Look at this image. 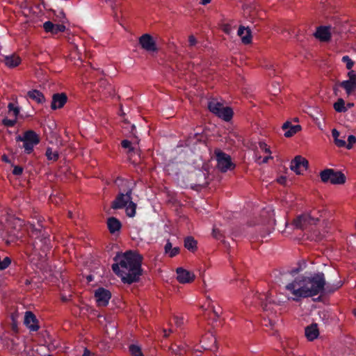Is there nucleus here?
I'll return each instance as SVG.
<instances>
[{
  "mask_svg": "<svg viewBox=\"0 0 356 356\" xmlns=\"http://www.w3.org/2000/svg\"><path fill=\"white\" fill-rule=\"evenodd\" d=\"M108 228L111 233H114L116 231L120 230L121 227L120 222L115 218H110L107 222Z\"/></svg>",
  "mask_w": 356,
  "mask_h": 356,
  "instance_id": "b1692460",
  "label": "nucleus"
},
{
  "mask_svg": "<svg viewBox=\"0 0 356 356\" xmlns=\"http://www.w3.org/2000/svg\"><path fill=\"white\" fill-rule=\"evenodd\" d=\"M262 325L264 326H266V327H268V326L272 327L273 325V321L272 318L269 317V316H268L267 318L264 317Z\"/></svg>",
  "mask_w": 356,
  "mask_h": 356,
  "instance_id": "79ce46f5",
  "label": "nucleus"
},
{
  "mask_svg": "<svg viewBox=\"0 0 356 356\" xmlns=\"http://www.w3.org/2000/svg\"><path fill=\"white\" fill-rule=\"evenodd\" d=\"M23 172V168L20 166H15L13 170V173L15 175H20Z\"/></svg>",
  "mask_w": 356,
  "mask_h": 356,
  "instance_id": "de8ad7c7",
  "label": "nucleus"
},
{
  "mask_svg": "<svg viewBox=\"0 0 356 356\" xmlns=\"http://www.w3.org/2000/svg\"><path fill=\"white\" fill-rule=\"evenodd\" d=\"M342 282L341 281H339L336 284H334L332 289H330L329 287V285L327 286V291H336L337 289H338L339 288H340L341 286H342Z\"/></svg>",
  "mask_w": 356,
  "mask_h": 356,
  "instance_id": "a18cd8bd",
  "label": "nucleus"
},
{
  "mask_svg": "<svg viewBox=\"0 0 356 356\" xmlns=\"http://www.w3.org/2000/svg\"><path fill=\"white\" fill-rule=\"evenodd\" d=\"M214 156L217 161V167L221 172H227L234 167L231 161L230 156L223 152L221 149H216L214 150Z\"/></svg>",
  "mask_w": 356,
  "mask_h": 356,
  "instance_id": "423d86ee",
  "label": "nucleus"
},
{
  "mask_svg": "<svg viewBox=\"0 0 356 356\" xmlns=\"http://www.w3.org/2000/svg\"><path fill=\"white\" fill-rule=\"evenodd\" d=\"M272 159V157L270 155L266 156L265 157L262 158L261 156H259L257 159V162L259 163H267L268 159Z\"/></svg>",
  "mask_w": 356,
  "mask_h": 356,
  "instance_id": "c03bdc74",
  "label": "nucleus"
},
{
  "mask_svg": "<svg viewBox=\"0 0 356 356\" xmlns=\"http://www.w3.org/2000/svg\"><path fill=\"white\" fill-rule=\"evenodd\" d=\"M341 60L346 64V67L348 70H351L355 64V62L348 56H343Z\"/></svg>",
  "mask_w": 356,
  "mask_h": 356,
  "instance_id": "72a5a7b5",
  "label": "nucleus"
},
{
  "mask_svg": "<svg viewBox=\"0 0 356 356\" xmlns=\"http://www.w3.org/2000/svg\"><path fill=\"white\" fill-rule=\"evenodd\" d=\"M3 61L8 67H15L20 63L21 59L15 54H12L5 56Z\"/></svg>",
  "mask_w": 356,
  "mask_h": 356,
  "instance_id": "aec40b11",
  "label": "nucleus"
},
{
  "mask_svg": "<svg viewBox=\"0 0 356 356\" xmlns=\"http://www.w3.org/2000/svg\"><path fill=\"white\" fill-rule=\"evenodd\" d=\"M187 346L186 344L184 345H173L170 348V350L175 356H184V355L187 351Z\"/></svg>",
  "mask_w": 356,
  "mask_h": 356,
  "instance_id": "393cba45",
  "label": "nucleus"
},
{
  "mask_svg": "<svg viewBox=\"0 0 356 356\" xmlns=\"http://www.w3.org/2000/svg\"><path fill=\"white\" fill-rule=\"evenodd\" d=\"M3 161H6V162H8V159H7V157H6V156H3Z\"/></svg>",
  "mask_w": 356,
  "mask_h": 356,
  "instance_id": "052dcab7",
  "label": "nucleus"
},
{
  "mask_svg": "<svg viewBox=\"0 0 356 356\" xmlns=\"http://www.w3.org/2000/svg\"><path fill=\"white\" fill-rule=\"evenodd\" d=\"M340 86L346 90L348 95H350L356 90V81H343L341 82Z\"/></svg>",
  "mask_w": 356,
  "mask_h": 356,
  "instance_id": "4be33fe9",
  "label": "nucleus"
},
{
  "mask_svg": "<svg viewBox=\"0 0 356 356\" xmlns=\"http://www.w3.org/2000/svg\"><path fill=\"white\" fill-rule=\"evenodd\" d=\"M111 297L110 291L104 288H99L95 292V298L99 307L106 306Z\"/></svg>",
  "mask_w": 356,
  "mask_h": 356,
  "instance_id": "9d476101",
  "label": "nucleus"
},
{
  "mask_svg": "<svg viewBox=\"0 0 356 356\" xmlns=\"http://www.w3.org/2000/svg\"><path fill=\"white\" fill-rule=\"evenodd\" d=\"M319 218L316 216L315 212L305 213L298 216L293 221L296 228L300 229H307L309 226L316 225Z\"/></svg>",
  "mask_w": 356,
  "mask_h": 356,
  "instance_id": "39448f33",
  "label": "nucleus"
},
{
  "mask_svg": "<svg viewBox=\"0 0 356 356\" xmlns=\"http://www.w3.org/2000/svg\"><path fill=\"white\" fill-rule=\"evenodd\" d=\"M44 243H46L47 241H49V238H44Z\"/></svg>",
  "mask_w": 356,
  "mask_h": 356,
  "instance_id": "69168bd1",
  "label": "nucleus"
},
{
  "mask_svg": "<svg viewBox=\"0 0 356 356\" xmlns=\"http://www.w3.org/2000/svg\"><path fill=\"white\" fill-rule=\"evenodd\" d=\"M224 31L225 32H226L227 33H229V28L227 26H226L225 28H224Z\"/></svg>",
  "mask_w": 356,
  "mask_h": 356,
  "instance_id": "bf43d9fd",
  "label": "nucleus"
},
{
  "mask_svg": "<svg viewBox=\"0 0 356 356\" xmlns=\"http://www.w3.org/2000/svg\"><path fill=\"white\" fill-rule=\"evenodd\" d=\"M139 43L147 51H155L156 50L155 42L149 34L143 35L139 39Z\"/></svg>",
  "mask_w": 356,
  "mask_h": 356,
  "instance_id": "f8f14e48",
  "label": "nucleus"
},
{
  "mask_svg": "<svg viewBox=\"0 0 356 356\" xmlns=\"http://www.w3.org/2000/svg\"><path fill=\"white\" fill-rule=\"evenodd\" d=\"M207 299H208V300H209V302H211V300L209 298H207ZM208 307H211V309H212V310H213V314H214L217 317H218V316H219V315H220L219 312H218L217 311H216V310H215L214 307H213L212 305H211L210 302H209Z\"/></svg>",
  "mask_w": 356,
  "mask_h": 356,
  "instance_id": "3c124183",
  "label": "nucleus"
},
{
  "mask_svg": "<svg viewBox=\"0 0 356 356\" xmlns=\"http://www.w3.org/2000/svg\"><path fill=\"white\" fill-rule=\"evenodd\" d=\"M17 140L24 143L23 147L26 154H30L33 151L34 146L40 142L38 135L31 130L26 131L22 136H18Z\"/></svg>",
  "mask_w": 356,
  "mask_h": 356,
  "instance_id": "20e7f679",
  "label": "nucleus"
},
{
  "mask_svg": "<svg viewBox=\"0 0 356 356\" xmlns=\"http://www.w3.org/2000/svg\"><path fill=\"white\" fill-rule=\"evenodd\" d=\"M189 45L193 47L197 43V40L193 35H190L188 38Z\"/></svg>",
  "mask_w": 356,
  "mask_h": 356,
  "instance_id": "09e8293b",
  "label": "nucleus"
},
{
  "mask_svg": "<svg viewBox=\"0 0 356 356\" xmlns=\"http://www.w3.org/2000/svg\"><path fill=\"white\" fill-rule=\"evenodd\" d=\"M67 97L65 93H56L52 97V102L51 108L53 110H56L62 108L67 102Z\"/></svg>",
  "mask_w": 356,
  "mask_h": 356,
  "instance_id": "ddd939ff",
  "label": "nucleus"
},
{
  "mask_svg": "<svg viewBox=\"0 0 356 356\" xmlns=\"http://www.w3.org/2000/svg\"><path fill=\"white\" fill-rule=\"evenodd\" d=\"M143 257L136 251L129 250L118 253L114 257L112 270L124 283L137 282L141 275Z\"/></svg>",
  "mask_w": 356,
  "mask_h": 356,
  "instance_id": "f03ea898",
  "label": "nucleus"
},
{
  "mask_svg": "<svg viewBox=\"0 0 356 356\" xmlns=\"http://www.w3.org/2000/svg\"><path fill=\"white\" fill-rule=\"evenodd\" d=\"M353 106V103H349V104H348V106L349 108L352 107Z\"/></svg>",
  "mask_w": 356,
  "mask_h": 356,
  "instance_id": "e2e57ef3",
  "label": "nucleus"
},
{
  "mask_svg": "<svg viewBox=\"0 0 356 356\" xmlns=\"http://www.w3.org/2000/svg\"><path fill=\"white\" fill-rule=\"evenodd\" d=\"M332 136L334 140V143L337 147H344L345 145H346V141L345 140V136H343V137H341V138H339L340 134L336 129H332Z\"/></svg>",
  "mask_w": 356,
  "mask_h": 356,
  "instance_id": "5701e85b",
  "label": "nucleus"
},
{
  "mask_svg": "<svg viewBox=\"0 0 356 356\" xmlns=\"http://www.w3.org/2000/svg\"><path fill=\"white\" fill-rule=\"evenodd\" d=\"M129 352L131 356H144L140 347L135 344L129 346Z\"/></svg>",
  "mask_w": 356,
  "mask_h": 356,
  "instance_id": "7c9ffc66",
  "label": "nucleus"
},
{
  "mask_svg": "<svg viewBox=\"0 0 356 356\" xmlns=\"http://www.w3.org/2000/svg\"><path fill=\"white\" fill-rule=\"evenodd\" d=\"M38 231H39L38 228H35L34 227H33V234H35H35L37 235Z\"/></svg>",
  "mask_w": 356,
  "mask_h": 356,
  "instance_id": "13d9d810",
  "label": "nucleus"
},
{
  "mask_svg": "<svg viewBox=\"0 0 356 356\" xmlns=\"http://www.w3.org/2000/svg\"><path fill=\"white\" fill-rule=\"evenodd\" d=\"M216 115L225 121L229 122L232 118L233 111L229 107L223 106L221 108V110L219 111V113H218Z\"/></svg>",
  "mask_w": 356,
  "mask_h": 356,
  "instance_id": "6ab92c4d",
  "label": "nucleus"
},
{
  "mask_svg": "<svg viewBox=\"0 0 356 356\" xmlns=\"http://www.w3.org/2000/svg\"><path fill=\"white\" fill-rule=\"evenodd\" d=\"M184 246L188 250L193 251L197 248V242L193 238L188 236L184 240Z\"/></svg>",
  "mask_w": 356,
  "mask_h": 356,
  "instance_id": "c85d7f7f",
  "label": "nucleus"
},
{
  "mask_svg": "<svg viewBox=\"0 0 356 356\" xmlns=\"http://www.w3.org/2000/svg\"><path fill=\"white\" fill-rule=\"evenodd\" d=\"M223 106L222 104L214 99H211L208 103V108L209 111L216 115Z\"/></svg>",
  "mask_w": 356,
  "mask_h": 356,
  "instance_id": "a878e982",
  "label": "nucleus"
},
{
  "mask_svg": "<svg viewBox=\"0 0 356 356\" xmlns=\"http://www.w3.org/2000/svg\"><path fill=\"white\" fill-rule=\"evenodd\" d=\"M321 179L323 182H330L332 184H343L346 182L345 175L340 171H335L333 169L327 168L320 173Z\"/></svg>",
  "mask_w": 356,
  "mask_h": 356,
  "instance_id": "7ed1b4c3",
  "label": "nucleus"
},
{
  "mask_svg": "<svg viewBox=\"0 0 356 356\" xmlns=\"http://www.w3.org/2000/svg\"><path fill=\"white\" fill-rule=\"evenodd\" d=\"M323 273L299 275L285 286L289 300L299 301L302 298L312 297L321 293L325 286Z\"/></svg>",
  "mask_w": 356,
  "mask_h": 356,
  "instance_id": "f257e3e1",
  "label": "nucleus"
},
{
  "mask_svg": "<svg viewBox=\"0 0 356 356\" xmlns=\"http://www.w3.org/2000/svg\"><path fill=\"white\" fill-rule=\"evenodd\" d=\"M238 35L241 38L243 43L248 44L251 42L250 30L248 28L240 26L238 30Z\"/></svg>",
  "mask_w": 356,
  "mask_h": 356,
  "instance_id": "412c9836",
  "label": "nucleus"
},
{
  "mask_svg": "<svg viewBox=\"0 0 356 356\" xmlns=\"http://www.w3.org/2000/svg\"><path fill=\"white\" fill-rule=\"evenodd\" d=\"M174 321L177 327H181L184 323L183 316H174Z\"/></svg>",
  "mask_w": 356,
  "mask_h": 356,
  "instance_id": "58836bf2",
  "label": "nucleus"
},
{
  "mask_svg": "<svg viewBox=\"0 0 356 356\" xmlns=\"http://www.w3.org/2000/svg\"><path fill=\"white\" fill-rule=\"evenodd\" d=\"M259 147L263 152L270 154V149L268 147L267 145L264 142H259Z\"/></svg>",
  "mask_w": 356,
  "mask_h": 356,
  "instance_id": "a19ab883",
  "label": "nucleus"
},
{
  "mask_svg": "<svg viewBox=\"0 0 356 356\" xmlns=\"http://www.w3.org/2000/svg\"><path fill=\"white\" fill-rule=\"evenodd\" d=\"M179 252V248H173L172 246V243L170 241H168L165 245V252L169 255L170 257H173L176 256Z\"/></svg>",
  "mask_w": 356,
  "mask_h": 356,
  "instance_id": "cd10ccee",
  "label": "nucleus"
},
{
  "mask_svg": "<svg viewBox=\"0 0 356 356\" xmlns=\"http://www.w3.org/2000/svg\"><path fill=\"white\" fill-rule=\"evenodd\" d=\"M244 302H245V305H247L249 304L248 300V298H247V299H245V300H244Z\"/></svg>",
  "mask_w": 356,
  "mask_h": 356,
  "instance_id": "0e129e2a",
  "label": "nucleus"
},
{
  "mask_svg": "<svg viewBox=\"0 0 356 356\" xmlns=\"http://www.w3.org/2000/svg\"><path fill=\"white\" fill-rule=\"evenodd\" d=\"M82 356H90L88 350H86Z\"/></svg>",
  "mask_w": 356,
  "mask_h": 356,
  "instance_id": "4d7b16f0",
  "label": "nucleus"
},
{
  "mask_svg": "<svg viewBox=\"0 0 356 356\" xmlns=\"http://www.w3.org/2000/svg\"><path fill=\"white\" fill-rule=\"evenodd\" d=\"M88 280L89 281H91V280H92L91 276H89V277H88Z\"/></svg>",
  "mask_w": 356,
  "mask_h": 356,
  "instance_id": "338daca9",
  "label": "nucleus"
},
{
  "mask_svg": "<svg viewBox=\"0 0 356 356\" xmlns=\"http://www.w3.org/2000/svg\"><path fill=\"white\" fill-rule=\"evenodd\" d=\"M334 108L336 111L339 113L346 112L347 111L346 108L345 107V102L343 99L341 98L334 104Z\"/></svg>",
  "mask_w": 356,
  "mask_h": 356,
  "instance_id": "c756f323",
  "label": "nucleus"
},
{
  "mask_svg": "<svg viewBox=\"0 0 356 356\" xmlns=\"http://www.w3.org/2000/svg\"><path fill=\"white\" fill-rule=\"evenodd\" d=\"M68 216L70 218H72V213L71 211H69Z\"/></svg>",
  "mask_w": 356,
  "mask_h": 356,
  "instance_id": "680f3d73",
  "label": "nucleus"
},
{
  "mask_svg": "<svg viewBox=\"0 0 356 356\" xmlns=\"http://www.w3.org/2000/svg\"><path fill=\"white\" fill-rule=\"evenodd\" d=\"M208 338H209V339H211V341H212V343H213V345H212V346H203V347H204L205 349H210V350H212V349H213V347H215V348H216L215 344H216V338H215L213 335H209V336L208 337Z\"/></svg>",
  "mask_w": 356,
  "mask_h": 356,
  "instance_id": "49530a36",
  "label": "nucleus"
},
{
  "mask_svg": "<svg viewBox=\"0 0 356 356\" xmlns=\"http://www.w3.org/2000/svg\"><path fill=\"white\" fill-rule=\"evenodd\" d=\"M211 0H201L200 1V3L202 5H206L207 3H209Z\"/></svg>",
  "mask_w": 356,
  "mask_h": 356,
  "instance_id": "5fc2aeb1",
  "label": "nucleus"
},
{
  "mask_svg": "<svg viewBox=\"0 0 356 356\" xmlns=\"http://www.w3.org/2000/svg\"><path fill=\"white\" fill-rule=\"evenodd\" d=\"M355 143L356 138L353 135H350L348 136L346 145H345L344 147H346L348 149H350Z\"/></svg>",
  "mask_w": 356,
  "mask_h": 356,
  "instance_id": "f704fd0d",
  "label": "nucleus"
},
{
  "mask_svg": "<svg viewBox=\"0 0 356 356\" xmlns=\"http://www.w3.org/2000/svg\"><path fill=\"white\" fill-rule=\"evenodd\" d=\"M133 187L128 186L127 190H124V192H120L115 200L113 201L112 207L115 209H121L124 207L128 203L131 202V193Z\"/></svg>",
  "mask_w": 356,
  "mask_h": 356,
  "instance_id": "0eeeda50",
  "label": "nucleus"
},
{
  "mask_svg": "<svg viewBox=\"0 0 356 356\" xmlns=\"http://www.w3.org/2000/svg\"><path fill=\"white\" fill-rule=\"evenodd\" d=\"M115 184L119 188L120 192H124V190H127L128 186L134 187V184L131 181L121 178L116 179Z\"/></svg>",
  "mask_w": 356,
  "mask_h": 356,
  "instance_id": "bb28decb",
  "label": "nucleus"
},
{
  "mask_svg": "<svg viewBox=\"0 0 356 356\" xmlns=\"http://www.w3.org/2000/svg\"><path fill=\"white\" fill-rule=\"evenodd\" d=\"M122 146L124 148H129L131 146V143L127 140H124L122 141Z\"/></svg>",
  "mask_w": 356,
  "mask_h": 356,
  "instance_id": "8fccbe9b",
  "label": "nucleus"
},
{
  "mask_svg": "<svg viewBox=\"0 0 356 356\" xmlns=\"http://www.w3.org/2000/svg\"><path fill=\"white\" fill-rule=\"evenodd\" d=\"M277 92H280V88H277Z\"/></svg>",
  "mask_w": 356,
  "mask_h": 356,
  "instance_id": "774afa93",
  "label": "nucleus"
},
{
  "mask_svg": "<svg viewBox=\"0 0 356 356\" xmlns=\"http://www.w3.org/2000/svg\"><path fill=\"white\" fill-rule=\"evenodd\" d=\"M8 111L10 113H13V115L16 118L19 113V109L17 106H15L14 104L10 103L8 104Z\"/></svg>",
  "mask_w": 356,
  "mask_h": 356,
  "instance_id": "c9c22d12",
  "label": "nucleus"
},
{
  "mask_svg": "<svg viewBox=\"0 0 356 356\" xmlns=\"http://www.w3.org/2000/svg\"><path fill=\"white\" fill-rule=\"evenodd\" d=\"M176 272L177 275V279L179 283H191L195 280V275L194 273L183 268H177Z\"/></svg>",
  "mask_w": 356,
  "mask_h": 356,
  "instance_id": "9b49d317",
  "label": "nucleus"
},
{
  "mask_svg": "<svg viewBox=\"0 0 356 356\" xmlns=\"http://www.w3.org/2000/svg\"><path fill=\"white\" fill-rule=\"evenodd\" d=\"M309 165L308 161L304 157L298 155L296 156L291 162L290 168L297 175H302Z\"/></svg>",
  "mask_w": 356,
  "mask_h": 356,
  "instance_id": "6e6552de",
  "label": "nucleus"
},
{
  "mask_svg": "<svg viewBox=\"0 0 356 356\" xmlns=\"http://www.w3.org/2000/svg\"><path fill=\"white\" fill-rule=\"evenodd\" d=\"M172 332V330L171 329H169L168 330H163V332H164V337H167L170 333Z\"/></svg>",
  "mask_w": 356,
  "mask_h": 356,
  "instance_id": "864d4df0",
  "label": "nucleus"
},
{
  "mask_svg": "<svg viewBox=\"0 0 356 356\" xmlns=\"http://www.w3.org/2000/svg\"><path fill=\"white\" fill-rule=\"evenodd\" d=\"M54 29L53 31V34H57L60 32H63L65 30V26L63 24H54Z\"/></svg>",
  "mask_w": 356,
  "mask_h": 356,
  "instance_id": "ea45409f",
  "label": "nucleus"
},
{
  "mask_svg": "<svg viewBox=\"0 0 356 356\" xmlns=\"http://www.w3.org/2000/svg\"><path fill=\"white\" fill-rule=\"evenodd\" d=\"M213 236L216 238H220V234H219V232L217 231L216 229H213Z\"/></svg>",
  "mask_w": 356,
  "mask_h": 356,
  "instance_id": "603ef678",
  "label": "nucleus"
},
{
  "mask_svg": "<svg viewBox=\"0 0 356 356\" xmlns=\"http://www.w3.org/2000/svg\"><path fill=\"white\" fill-rule=\"evenodd\" d=\"M26 97L37 102L38 104H42L45 102V97L43 94L38 90H31L27 92Z\"/></svg>",
  "mask_w": 356,
  "mask_h": 356,
  "instance_id": "a211bd4d",
  "label": "nucleus"
},
{
  "mask_svg": "<svg viewBox=\"0 0 356 356\" xmlns=\"http://www.w3.org/2000/svg\"><path fill=\"white\" fill-rule=\"evenodd\" d=\"M348 81H356V72L354 70H350L348 72Z\"/></svg>",
  "mask_w": 356,
  "mask_h": 356,
  "instance_id": "37998d69",
  "label": "nucleus"
},
{
  "mask_svg": "<svg viewBox=\"0 0 356 356\" xmlns=\"http://www.w3.org/2000/svg\"><path fill=\"white\" fill-rule=\"evenodd\" d=\"M16 122H17L16 119L11 120V119H8V118H4L2 120L3 124L8 127H13L15 124Z\"/></svg>",
  "mask_w": 356,
  "mask_h": 356,
  "instance_id": "4c0bfd02",
  "label": "nucleus"
},
{
  "mask_svg": "<svg viewBox=\"0 0 356 356\" xmlns=\"http://www.w3.org/2000/svg\"><path fill=\"white\" fill-rule=\"evenodd\" d=\"M136 204L132 201L129 202L126 208V212L128 216L134 217L136 214Z\"/></svg>",
  "mask_w": 356,
  "mask_h": 356,
  "instance_id": "2f4dec72",
  "label": "nucleus"
},
{
  "mask_svg": "<svg viewBox=\"0 0 356 356\" xmlns=\"http://www.w3.org/2000/svg\"><path fill=\"white\" fill-rule=\"evenodd\" d=\"M45 154L47 159L50 161H55L58 159V154L57 152H53L52 149L50 147L47 149Z\"/></svg>",
  "mask_w": 356,
  "mask_h": 356,
  "instance_id": "473e14b6",
  "label": "nucleus"
},
{
  "mask_svg": "<svg viewBox=\"0 0 356 356\" xmlns=\"http://www.w3.org/2000/svg\"><path fill=\"white\" fill-rule=\"evenodd\" d=\"M24 324L31 331H37L39 329L38 320L31 312H26L24 316Z\"/></svg>",
  "mask_w": 356,
  "mask_h": 356,
  "instance_id": "4468645a",
  "label": "nucleus"
},
{
  "mask_svg": "<svg viewBox=\"0 0 356 356\" xmlns=\"http://www.w3.org/2000/svg\"><path fill=\"white\" fill-rule=\"evenodd\" d=\"M285 181V178L284 177H281L278 179V182L280 183V184H284Z\"/></svg>",
  "mask_w": 356,
  "mask_h": 356,
  "instance_id": "6e6d98bb",
  "label": "nucleus"
},
{
  "mask_svg": "<svg viewBox=\"0 0 356 356\" xmlns=\"http://www.w3.org/2000/svg\"><path fill=\"white\" fill-rule=\"evenodd\" d=\"M282 129L286 131L284 136L289 138L300 131L301 127L298 124L293 125L290 122H286L282 125Z\"/></svg>",
  "mask_w": 356,
  "mask_h": 356,
  "instance_id": "dca6fc26",
  "label": "nucleus"
},
{
  "mask_svg": "<svg viewBox=\"0 0 356 356\" xmlns=\"http://www.w3.org/2000/svg\"><path fill=\"white\" fill-rule=\"evenodd\" d=\"M319 335L317 324H312L305 328V336L309 341H313Z\"/></svg>",
  "mask_w": 356,
  "mask_h": 356,
  "instance_id": "f3484780",
  "label": "nucleus"
},
{
  "mask_svg": "<svg viewBox=\"0 0 356 356\" xmlns=\"http://www.w3.org/2000/svg\"><path fill=\"white\" fill-rule=\"evenodd\" d=\"M273 300L272 299V297L270 294L268 293H261L259 295H257L256 296H254V302L255 304L259 303L261 305L264 312H270V314H272V307L271 305L273 303Z\"/></svg>",
  "mask_w": 356,
  "mask_h": 356,
  "instance_id": "1a4fd4ad",
  "label": "nucleus"
},
{
  "mask_svg": "<svg viewBox=\"0 0 356 356\" xmlns=\"http://www.w3.org/2000/svg\"><path fill=\"white\" fill-rule=\"evenodd\" d=\"M43 28L46 32L53 33L54 27V24L50 21H47L43 24Z\"/></svg>",
  "mask_w": 356,
  "mask_h": 356,
  "instance_id": "e433bc0d",
  "label": "nucleus"
},
{
  "mask_svg": "<svg viewBox=\"0 0 356 356\" xmlns=\"http://www.w3.org/2000/svg\"><path fill=\"white\" fill-rule=\"evenodd\" d=\"M330 26H319L315 33L316 38L321 41H327L330 38Z\"/></svg>",
  "mask_w": 356,
  "mask_h": 356,
  "instance_id": "2eb2a0df",
  "label": "nucleus"
}]
</instances>
